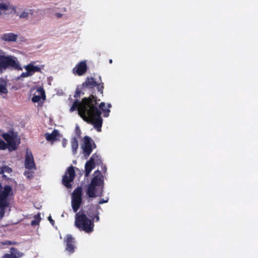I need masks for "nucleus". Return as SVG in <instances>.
<instances>
[{
	"label": "nucleus",
	"mask_w": 258,
	"mask_h": 258,
	"mask_svg": "<svg viewBox=\"0 0 258 258\" xmlns=\"http://www.w3.org/2000/svg\"><path fill=\"white\" fill-rule=\"evenodd\" d=\"M92 142L94 145V147H96V145L93 142L92 139L88 136H85L84 138V144L82 146L83 154L86 159H87L92 152Z\"/></svg>",
	"instance_id": "1a4fd4ad"
},
{
	"label": "nucleus",
	"mask_w": 258,
	"mask_h": 258,
	"mask_svg": "<svg viewBox=\"0 0 258 258\" xmlns=\"http://www.w3.org/2000/svg\"><path fill=\"white\" fill-rule=\"evenodd\" d=\"M76 131L77 134H79V135L81 134V131L78 126L76 127Z\"/></svg>",
	"instance_id": "72a5a7b5"
},
{
	"label": "nucleus",
	"mask_w": 258,
	"mask_h": 258,
	"mask_svg": "<svg viewBox=\"0 0 258 258\" xmlns=\"http://www.w3.org/2000/svg\"><path fill=\"white\" fill-rule=\"evenodd\" d=\"M104 168L105 169V171L106 170V167H104Z\"/></svg>",
	"instance_id": "4c0bfd02"
},
{
	"label": "nucleus",
	"mask_w": 258,
	"mask_h": 258,
	"mask_svg": "<svg viewBox=\"0 0 258 258\" xmlns=\"http://www.w3.org/2000/svg\"><path fill=\"white\" fill-rule=\"evenodd\" d=\"M3 138L8 143L7 147L10 151L16 150L17 147L16 145L15 139L16 135L13 131H11L8 133H5L2 135Z\"/></svg>",
	"instance_id": "9d476101"
},
{
	"label": "nucleus",
	"mask_w": 258,
	"mask_h": 258,
	"mask_svg": "<svg viewBox=\"0 0 258 258\" xmlns=\"http://www.w3.org/2000/svg\"><path fill=\"white\" fill-rule=\"evenodd\" d=\"M41 220L40 214L38 213L37 215L34 216V219L31 221V225L32 226H35L39 225Z\"/></svg>",
	"instance_id": "5701e85b"
},
{
	"label": "nucleus",
	"mask_w": 258,
	"mask_h": 258,
	"mask_svg": "<svg viewBox=\"0 0 258 258\" xmlns=\"http://www.w3.org/2000/svg\"><path fill=\"white\" fill-rule=\"evenodd\" d=\"M75 224L80 230L83 231L86 233H91L94 227L93 220L87 218L85 212L81 210L76 213L75 215Z\"/></svg>",
	"instance_id": "7ed1b4c3"
},
{
	"label": "nucleus",
	"mask_w": 258,
	"mask_h": 258,
	"mask_svg": "<svg viewBox=\"0 0 258 258\" xmlns=\"http://www.w3.org/2000/svg\"><path fill=\"white\" fill-rule=\"evenodd\" d=\"M28 13L27 12H23L20 14V18H27L28 17Z\"/></svg>",
	"instance_id": "c85d7f7f"
},
{
	"label": "nucleus",
	"mask_w": 258,
	"mask_h": 258,
	"mask_svg": "<svg viewBox=\"0 0 258 258\" xmlns=\"http://www.w3.org/2000/svg\"><path fill=\"white\" fill-rule=\"evenodd\" d=\"M99 101L100 99H98L93 95H91L88 97H84L81 102L76 99L70 111L73 112L77 110L79 114L84 121L93 124L98 132H100L103 123L100 110L103 112V115L105 117L109 115L110 110L105 108L104 102H101L98 105Z\"/></svg>",
	"instance_id": "f257e3e1"
},
{
	"label": "nucleus",
	"mask_w": 258,
	"mask_h": 258,
	"mask_svg": "<svg viewBox=\"0 0 258 258\" xmlns=\"http://www.w3.org/2000/svg\"><path fill=\"white\" fill-rule=\"evenodd\" d=\"M71 146L74 154H76L78 148V142L76 138L74 137L71 140Z\"/></svg>",
	"instance_id": "4be33fe9"
},
{
	"label": "nucleus",
	"mask_w": 258,
	"mask_h": 258,
	"mask_svg": "<svg viewBox=\"0 0 258 258\" xmlns=\"http://www.w3.org/2000/svg\"><path fill=\"white\" fill-rule=\"evenodd\" d=\"M2 53L4 52L0 49V74L9 68L18 70H22L16 57L12 55H2L1 54Z\"/></svg>",
	"instance_id": "20e7f679"
},
{
	"label": "nucleus",
	"mask_w": 258,
	"mask_h": 258,
	"mask_svg": "<svg viewBox=\"0 0 258 258\" xmlns=\"http://www.w3.org/2000/svg\"><path fill=\"white\" fill-rule=\"evenodd\" d=\"M18 38V35L13 33H4L1 35V40L6 42H16Z\"/></svg>",
	"instance_id": "dca6fc26"
},
{
	"label": "nucleus",
	"mask_w": 258,
	"mask_h": 258,
	"mask_svg": "<svg viewBox=\"0 0 258 258\" xmlns=\"http://www.w3.org/2000/svg\"><path fill=\"white\" fill-rule=\"evenodd\" d=\"M101 209V207L98 205H91L85 214L90 218V220H93L94 223L99 222L100 220L99 210Z\"/></svg>",
	"instance_id": "6e6552de"
},
{
	"label": "nucleus",
	"mask_w": 258,
	"mask_h": 258,
	"mask_svg": "<svg viewBox=\"0 0 258 258\" xmlns=\"http://www.w3.org/2000/svg\"><path fill=\"white\" fill-rule=\"evenodd\" d=\"M107 202H108V200H104V199H101V200L99 201L98 203H99V204H104V203H107Z\"/></svg>",
	"instance_id": "2f4dec72"
},
{
	"label": "nucleus",
	"mask_w": 258,
	"mask_h": 258,
	"mask_svg": "<svg viewBox=\"0 0 258 258\" xmlns=\"http://www.w3.org/2000/svg\"><path fill=\"white\" fill-rule=\"evenodd\" d=\"M59 137V132L56 130H54L51 134L46 133L45 137L48 141H54L57 140V137Z\"/></svg>",
	"instance_id": "6ab92c4d"
},
{
	"label": "nucleus",
	"mask_w": 258,
	"mask_h": 258,
	"mask_svg": "<svg viewBox=\"0 0 258 258\" xmlns=\"http://www.w3.org/2000/svg\"><path fill=\"white\" fill-rule=\"evenodd\" d=\"M23 255V253L20 252L15 247H12L10 248V253H5L2 258H20Z\"/></svg>",
	"instance_id": "2eb2a0df"
},
{
	"label": "nucleus",
	"mask_w": 258,
	"mask_h": 258,
	"mask_svg": "<svg viewBox=\"0 0 258 258\" xmlns=\"http://www.w3.org/2000/svg\"><path fill=\"white\" fill-rule=\"evenodd\" d=\"M2 172L10 173L12 172V169L11 168L7 166H5L2 168Z\"/></svg>",
	"instance_id": "393cba45"
},
{
	"label": "nucleus",
	"mask_w": 258,
	"mask_h": 258,
	"mask_svg": "<svg viewBox=\"0 0 258 258\" xmlns=\"http://www.w3.org/2000/svg\"><path fill=\"white\" fill-rule=\"evenodd\" d=\"M107 107H108V108L109 109V108H110L111 107V105L109 103V104H107Z\"/></svg>",
	"instance_id": "f704fd0d"
},
{
	"label": "nucleus",
	"mask_w": 258,
	"mask_h": 258,
	"mask_svg": "<svg viewBox=\"0 0 258 258\" xmlns=\"http://www.w3.org/2000/svg\"><path fill=\"white\" fill-rule=\"evenodd\" d=\"M82 203V188L77 187L72 194L71 205L73 211L77 213Z\"/></svg>",
	"instance_id": "39448f33"
},
{
	"label": "nucleus",
	"mask_w": 258,
	"mask_h": 258,
	"mask_svg": "<svg viewBox=\"0 0 258 258\" xmlns=\"http://www.w3.org/2000/svg\"><path fill=\"white\" fill-rule=\"evenodd\" d=\"M8 92V90L7 89V88L2 85V84H0V93H5V94H6Z\"/></svg>",
	"instance_id": "a878e982"
},
{
	"label": "nucleus",
	"mask_w": 258,
	"mask_h": 258,
	"mask_svg": "<svg viewBox=\"0 0 258 258\" xmlns=\"http://www.w3.org/2000/svg\"><path fill=\"white\" fill-rule=\"evenodd\" d=\"M81 94V90L79 89L78 88H77L75 95L74 97L76 98H78L80 96V95Z\"/></svg>",
	"instance_id": "bb28decb"
},
{
	"label": "nucleus",
	"mask_w": 258,
	"mask_h": 258,
	"mask_svg": "<svg viewBox=\"0 0 258 258\" xmlns=\"http://www.w3.org/2000/svg\"><path fill=\"white\" fill-rule=\"evenodd\" d=\"M95 165L93 161V158H90V159L87 161L85 164V177H88L91 171L95 168Z\"/></svg>",
	"instance_id": "a211bd4d"
},
{
	"label": "nucleus",
	"mask_w": 258,
	"mask_h": 258,
	"mask_svg": "<svg viewBox=\"0 0 258 258\" xmlns=\"http://www.w3.org/2000/svg\"><path fill=\"white\" fill-rule=\"evenodd\" d=\"M10 9V6L9 4L4 3H0V17L2 16L6 15V12Z\"/></svg>",
	"instance_id": "aec40b11"
},
{
	"label": "nucleus",
	"mask_w": 258,
	"mask_h": 258,
	"mask_svg": "<svg viewBox=\"0 0 258 258\" xmlns=\"http://www.w3.org/2000/svg\"><path fill=\"white\" fill-rule=\"evenodd\" d=\"M46 99L45 92L42 87L38 88L32 98V101L34 103H40L41 106L44 101Z\"/></svg>",
	"instance_id": "9b49d317"
},
{
	"label": "nucleus",
	"mask_w": 258,
	"mask_h": 258,
	"mask_svg": "<svg viewBox=\"0 0 258 258\" xmlns=\"http://www.w3.org/2000/svg\"><path fill=\"white\" fill-rule=\"evenodd\" d=\"M112 59H110V60H109V62L111 63H112Z\"/></svg>",
	"instance_id": "e433bc0d"
},
{
	"label": "nucleus",
	"mask_w": 258,
	"mask_h": 258,
	"mask_svg": "<svg viewBox=\"0 0 258 258\" xmlns=\"http://www.w3.org/2000/svg\"><path fill=\"white\" fill-rule=\"evenodd\" d=\"M29 76H31V74L29 73V72L26 71V72L22 73L19 78H20L21 77H22V78L27 77Z\"/></svg>",
	"instance_id": "cd10ccee"
},
{
	"label": "nucleus",
	"mask_w": 258,
	"mask_h": 258,
	"mask_svg": "<svg viewBox=\"0 0 258 258\" xmlns=\"http://www.w3.org/2000/svg\"><path fill=\"white\" fill-rule=\"evenodd\" d=\"M82 87L84 88L92 89L95 87H97L98 93L103 95V83H97L95 79L92 77H87L85 81L83 83Z\"/></svg>",
	"instance_id": "423d86ee"
},
{
	"label": "nucleus",
	"mask_w": 258,
	"mask_h": 258,
	"mask_svg": "<svg viewBox=\"0 0 258 258\" xmlns=\"http://www.w3.org/2000/svg\"><path fill=\"white\" fill-rule=\"evenodd\" d=\"M25 167L28 170L31 169L35 170L36 169L33 156L31 152H27L25 160Z\"/></svg>",
	"instance_id": "ddd939ff"
},
{
	"label": "nucleus",
	"mask_w": 258,
	"mask_h": 258,
	"mask_svg": "<svg viewBox=\"0 0 258 258\" xmlns=\"http://www.w3.org/2000/svg\"><path fill=\"white\" fill-rule=\"evenodd\" d=\"M104 187V178L100 171L96 170L93 174V177L89 184L87 194L89 198H95L102 196Z\"/></svg>",
	"instance_id": "f03ea898"
},
{
	"label": "nucleus",
	"mask_w": 258,
	"mask_h": 258,
	"mask_svg": "<svg viewBox=\"0 0 258 258\" xmlns=\"http://www.w3.org/2000/svg\"><path fill=\"white\" fill-rule=\"evenodd\" d=\"M64 241L66 242V250L70 254L73 253L75 248V240L74 237L71 234H68Z\"/></svg>",
	"instance_id": "4468645a"
},
{
	"label": "nucleus",
	"mask_w": 258,
	"mask_h": 258,
	"mask_svg": "<svg viewBox=\"0 0 258 258\" xmlns=\"http://www.w3.org/2000/svg\"><path fill=\"white\" fill-rule=\"evenodd\" d=\"M57 15H58V17H60L61 16V14H58Z\"/></svg>",
	"instance_id": "c9c22d12"
},
{
	"label": "nucleus",
	"mask_w": 258,
	"mask_h": 258,
	"mask_svg": "<svg viewBox=\"0 0 258 258\" xmlns=\"http://www.w3.org/2000/svg\"><path fill=\"white\" fill-rule=\"evenodd\" d=\"M48 220L51 224L53 225L54 224V221L51 218V216L48 217Z\"/></svg>",
	"instance_id": "473e14b6"
},
{
	"label": "nucleus",
	"mask_w": 258,
	"mask_h": 258,
	"mask_svg": "<svg viewBox=\"0 0 258 258\" xmlns=\"http://www.w3.org/2000/svg\"><path fill=\"white\" fill-rule=\"evenodd\" d=\"M90 158H93V161L95 165H99L103 164L101 157L96 153L93 154Z\"/></svg>",
	"instance_id": "412c9836"
},
{
	"label": "nucleus",
	"mask_w": 258,
	"mask_h": 258,
	"mask_svg": "<svg viewBox=\"0 0 258 258\" xmlns=\"http://www.w3.org/2000/svg\"><path fill=\"white\" fill-rule=\"evenodd\" d=\"M24 175L28 178H30L32 176V173L30 171H25L24 172Z\"/></svg>",
	"instance_id": "c756f323"
},
{
	"label": "nucleus",
	"mask_w": 258,
	"mask_h": 258,
	"mask_svg": "<svg viewBox=\"0 0 258 258\" xmlns=\"http://www.w3.org/2000/svg\"><path fill=\"white\" fill-rule=\"evenodd\" d=\"M75 171L73 166H70L62 176V182L63 184L68 188L72 187V182L75 177Z\"/></svg>",
	"instance_id": "0eeeda50"
},
{
	"label": "nucleus",
	"mask_w": 258,
	"mask_h": 258,
	"mask_svg": "<svg viewBox=\"0 0 258 258\" xmlns=\"http://www.w3.org/2000/svg\"><path fill=\"white\" fill-rule=\"evenodd\" d=\"M7 148V144L0 138V149L5 150Z\"/></svg>",
	"instance_id": "b1692460"
},
{
	"label": "nucleus",
	"mask_w": 258,
	"mask_h": 258,
	"mask_svg": "<svg viewBox=\"0 0 258 258\" xmlns=\"http://www.w3.org/2000/svg\"><path fill=\"white\" fill-rule=\"evenodd\" d=\"M87 69L88 67L86 61L83 60L76 64V67L73 69V72L74 74L81 76L86 73Z\"/></svg>",
	"instance_id": "f8f14e48"
},
{
	"label": "nucleus",
	"mask_w": 258,
	"mask_h": 258,
	"mask_svg": "<svg viewBox=\"0 0 258 258\" xmlns=\"http://www.w3.org/2000/svg\"><path fill=\"white\" fill-rule=\"evenodd\" d=\"M2 243L3 245H12L14 244V243L13 241H11L9 240H6L4 242H2Z\"/></svg>",
	"instance_id": "7c9ffc66"
},
{
	"label": "nucleus",
	"mask_w": 258,
	"mask_h": 258,
	"mask_svg": "<svg viewBox=\"0 0 258 258\" xmlns=\"http://www.w3.org/2000/svg\"><path fill=\"white\" fill-rule=\"evenodd\" d=\"M34 63L35 62L32 61L24 67L25 70L31 74V76H32L35 72H41V68L37 66H34ZM42 68H43V66H42Z\"/></svg>",
	"instance_id": "f3484780"
}]
</instances>
